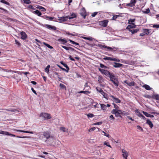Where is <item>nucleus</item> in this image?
Masks as SVG:
<instances>
[{
    "label": "nucleus",
    "instance_id": "f257e3e1",
    "mask_svg": "<svg viewBox=\"0 0 159 159\" xmlns=\"http://www.w3.org/2000/svg\"><path fill=\"white\" fill-rule=\"evenodd\" d=\"M43 136L46 138L47 139H48L49 138H50L49 140L48 141H49V143L51 145H55V143L53 142L50 143V141H54L55 139L53 138H52L50 136V134L48 132H43Z\"/></svg>",
    "mask_w": 159,
    "mask_h": 159
},
{
    "label": "nucleus",
    "instance_id": "f03ea898",
    "mask_svg": "<svg viewBox=\"0 0 159 159\" xmlns=\"http://www.w3.org/2000/svg\"><path fill=\"white\" fill-rule=\"evenodd\" d=\"M96 89L98 92L100 93L103 96L104 98L106 99L107 100H108V94L105 93L100 88H99L98 89L97 88H96Z\"/></svg>",
    "mask_w": 159,
    "mask_h": 159
},
{
    "label": "nucleus",
    "instance_id": "7ed1b4c3",
    "mask_svg": "<svg viewBox=\"0 0 159 159\" xmlns=\"http://www.w3.org/2000/svg\"><path fill=\"white\" fill-rule=\"evenodd\" d=\"M98 46L102 49H103V48H107L108 50H110L111 51L113 50L115 51H116L117 49V48H116L115 47L111 48L109 47H107L104 45H102L100 44H98Z\"/></svg>",
    "mask_w": 159,
    "mask_h": 159
},
{
    "label": "nucleus",
    "instance_id": "20e7f679",
    "mask_svg": "<svg viewBox=\"0 0 159 159\" xmlns=\"http://www.w3.org/2000/svg\"><path fill=\"white\" fill-rule=\"evenodd\" d=\"M40 116L43 118L44 119H49L51 118L50 115L46 113H41Z\"/></svg>",
    "mask_w": 159,
    "mask_h": 159
},
{
    "label": "nucleus",
    "instance_id": "39448f33",
    "mask_svg": "<svg viewBox=\"0 0 159 159\" xmlns=\"http://www.w3.org/2000/svg\"><path fill=\"white\" fill-rule=\"evenodd\" d=\"M108 22V21L107 20H104L102 21H99V24L100 25L103 27H106L107 26Z\"/></svg>",
    "mask_w": 159,
    "mask_h": 159
},
{
    "label": "nucleus",
    "instance_id": "423d86ee",
    "mask_svg": "<svg viewBox=\"0 0 159 159\" xmlns=\"http://www.w3.org/2000/svg\"><path fill=\"white\" fill-rule=\"evenodd\" d=\"M137 0H131L130 3L127 4L126 6H129L131 7L134 6ZM140 1L141 0H139Z\"/></svg>",
    "mask_w": 159,
    "mask_h": 159
},
{
    "label": "nucleus",
    "instance_id": "0eeeda50",
    "mask_svg": "<svg viewBox=\"0 0 159 159\" xmlns=\"http://www.w3.org/2000/svg\"><path fill=\"white\" fill-rule=\"evenodd\" d=\"M103 59L105 60H107L109 61H116L117 62H119L120 60L118 59H117L115 58H112L110 57H105L103 58Z\"/></svg>",
    "mask_w": 159,
    "mask_h": 159
},
{
    "label": "nucleus",
    "instance_id": "6e6552de",
    "mask_svg": "<svg viewBox=\"0 0 159 159\" xmlns=\"http://www.w3.org/2000/svg\"><path fill=\"white\" fill-rule=\"evenodd\" d=\"M110 97L112 98V100L115 102L116 103H120V100L117 98L111 95Z\"/></svg>",
    "mask_w": 159,
    "mask_h": 159
},
{
    "label": "nucleus",
    "instance_id": "1a4fd4ad",
    "mask_svg": "<svg viewBox=\"0 0 159 159\" xmlns=\"http://www.w3.org/2000/svg\"><path fill=\"white\" fill-rule=\"evenodd\" d=\"M122 155L123 157L125 158V159H127V157H128V154L126 151L124 149H122Z\"/></svg>",
    "mask_w": 159,
    "mask_h": 159
},
{
    "label": "nucleus",
    "instance_id": "9d476101",
    "mask_svg": "<svg viewBox=\"0 0 159 159\" xmlns=\"http://www.w3.org/2000/svg\"><path fill=\"white\" fill-rule=\"evenodd\" d=\"M20 34L21 36V38L22 39H25L27 37V36L26 34L23 31H22L20 32Z\"/></svg>",
    "mask_w": 159,
    "mask_h": 159
},
{
    "label": "nucleus",
    "instance_id": "9b49d317",
    "mask_svg": "<svg viewBox=\"0 0 159 159\" xmlns=\"http://www.w3.org/2000/svg\"><path fill=\"white\" fill-rule=\"evenodd\" d=\"M46 27L50 30H56L57 29L56 27L55 26H52L49 25H46Z\"/></svg>",
    "mask_w": 159,
    "mask_h": 159
},
{
    "label": "nucleus",
    "instance_id": "f8f14e48",
    "mask_svg": "<svg viewBox=\"0 0 159 159\" xmlns=\"http://www.w3.org/2000/svg\"><path fill=\"white\" fill-rule=\"evenodd\" d=\"M68 17V16H66L65 17H59V20L61 22L65 21L67 20Z\"/></svg>",
    "mask_w": 159,
    "mask_h": 159
},
{
    "label": "nucleus",
    "instance_id": "ddd939ff",
    "mask_svg": "<svg viewBox=\"0 0 159 159\" xmlns=\"http://www.w3.org/2000/svg\"><path fill=\"white\" fill-rule=\"evenodd\" d=\"M114 84L116 87L118 86V81L117 79H113V80H111Z\"/></svg>",
    "mask_w": 159,
    "mask_h": 159
},
{
    "label": "nucleus",
    "instance_id": "4468645a",
    "mask_svg": "<svg viewBox=\"0 0 159 159\" xmlns=\"http://www.w3.org/2000/svg\"><path fill=\"white\" fill-rule=\"evenodd\" d=\"M143 113L147 117L152 118L154 117L153 115L149 114L148 113L145 112L144 111H143Z\"/></svg>",
    "mask_w": 159,
    "mask_h": 159
},
{
    "label": "nucleus",
    "instance_id": "2eb2a0df",
    "mask_svg": "<svg viewBox=\"0 0 159 159\" xmlns=\"http://www.w3.org/2000/svg\"><path fill=\"white\" fill-rule=\"evenodd\" d=\"M114 64L113 65V66L115 68L120 67L123 65L122 64L119 63L114 62Z\"/></svg>",
    "mask_w": 159,
    "mask_h": 159
},
{
    "label": "nucleus",
    "instance_id": "dca6fc26",
    "mask_svg": "<svg viewBox=\"0 0 159 159\" xmlns=\"http://www.w3.org/2000/svg\"><path fill=\"white\" fill-rule=\"evenodd\" d=\"M152 98L159 101V95L157 94H153Z\"/></svg>",
    "mask_w": 159,
    "mask_h": 159
},
{
    "label": "nucleus",
    "instance_id": "f3484780",
    "mask_svg": "<svg viewBox=\"0 0 159 159\" xmlns=\"http://www.w3.org/2000/svg\"><path fill=\"white\" fill-rule=\"evenodd\" d=\"M135 25H134V24H131V25H129L127 26L126 29H127L129 30H129H131V29L132 28H135Z\"/></svg>",
    "mask_w": 159,
    "mask_h": 159
},
{
    "label": "nucleus",
    "instance_id": "a211bd4d",
    "mask_svg": "<svg viewBox=\"0 0 159 159\" xmlns=\"http://www.w3.org/2000/svg\"><path fill=\"white\" fill-rule=\"evenodd\" d=\"M59 129L61 131H62L63 132L66 133L68 132V129L65 127H61Z\"/></svg>",
    "mask_w": 159,
    "mask_h": 159
},
{
    "label": "nucleus",
    "instance_id": "6ab92c4d",
    "mask_svg": "<svg viewBox=\"0 0 159 159\" xmlns=\"http://www.w3.org/2000/svg\"><path fill=\"white\" fill-rule=\"evenodd\" d=\"M146 123L149 125V126L151 128L153 127V124L152 122L149 119L147 120Z\"/></svg>",
    "mask_w": 159,
    "mask_h": 159
},
{
    "label": "nucleus",
    "instance_id": "aec40b11",
    "mask_svg": "<svg viewBox=\"0 0 159 159\" xmlns=\"http://www.w3.org/2000/svg\"><path fill=\"white\" fill-rule=\"evenodd\" d=\"M58 41H59L61 43L63 44H65L67 42V41L64 39H58Z\"/></svg>",
    "mask_w": 159,
    "mask_h": 159
},
{
    "label": "nucleus",
    "instance_id": "412c9836",
    "mask_svg": "<svg viewBox=\"0 0 159 159\" xmlns=\"http://www.w3.org/2000/svg\"><path fill=\"white\" fill-rule=\"evenodd\" d=\"M142 86L147 90H150L152 89L147 84L143 85Z\"/></svg>",
    "mask_w": 159,
    "mask_h": 159
},
{
    "label": "nucleus",
    "instance_id": "4be33fe9",
    "mask_svg": "<svg viewBox=\"0 0 159 159\" xmlns=\"http://www.w3.org/2000/svg\"><path fill=\"white\" fill-rule=\"evenodd\" d=\"M101 108L103 110H106L107 109V106L105 105H104L103 104H101Z\"/></svg>",
    "mask_w": 159,
    "mask_h": 159
},
{
    "label": "nucleus",
    "instance_id": "5701e85b",
    "mask_svg": "<svg viewBox=\"0 0 159 159\" xmlns=\"http://www.w3.org/2000/svg\"><path fill=\"white\" fill-rule=\"evenodd\" d=\"M60 63L61 64L63 65L66 68V70H68L69 71V68L68 67V66L66 64L64 63H63V61H61L60 62Z\"/></svg>",
    "mask_w": 159,
    "mask_h": 159
},
{
    "label": "nucleus",
    "instance_id": "b1692460",
    "mask_svg": "<svg viewBox=\"0 0 159 159\" xmlns=\"http://www.w3.org/2000/svg\"><path fill=\"white\" fill-rule=\"evenodd\" d=\"M139 31V29H133L132 30H129V31L131 32L132 34L135 33Z\"/></svg>",
    "mask_w": 159,
    "mask_h": 159
},
{
    "label": "nucleus",
    "instance_id": "393cba45",
    "mask_svg": "<svg viewBox=\"0 0 159 159\" xmlns=\"http://www.w3.org/2000/svg\"><path fill=\"white\" fill-rule=\"evenodd\" d=\"M143 33L145 34H148L150 33V31L148 29H144L143 30Z\"/></svg>",
    "mask_w": 159,
    "mask_h": 159
},
{
    "label": "nucleus",
    "instance_id": "a878e982",
    "mask_svg": "<svg viewBox=\"0 0 159 159\" xmlns=\"http://www.w3.org/2000/svg\"><path fill=\"white\" fill-rule=\"evenodd\" d=\"M34 12L36 14L39 16H40L42 14L41 12L38 10H37L35 11H34Z\"/></svg>",
    "mask_w": 159,
    "mask_h": 159
},
{
    "label": "nucleus",
    "instance_id": "bb28decb",
    "mask_svg": "<svg viewBox=\"0 0 159 159\" xmlns=\"http://www.w3.org/2000/svg\"><path fill=\"white\" fill-rule=\"evenodd\" d=\"M82 38L85 39H87L90 41H92L94 39L93 38L90 37H82Z\"/></svg>",
    "mask_w": 159,
    "mask_h": 159
},
{
    "label": "nucleus",
    "instance_id": "cd10ccee",
    "mask_svg": "<svg viewBox=\"0 0 159 159\" xmlns=\"http://www.w3.org/2000/svg\"><path fill=\"white\" fill-rule=\"evenodd\" d=\"M76 16L75 14L73 13L69 16H68V18L70 20L73 19Z\"/></svg>",
    "mask_w": 159,
    "mask_h": 159
},
{
    "label": "nucleus",
    "instance_id": "c85d7f7f",
    "mask_svg": "<svg viewBox=\"0 0 159 159\" xmlns=\"http://www.w3.org/2000/svg\"><path fill=\"white\" fill-rule=\"evenodd\" d=\"M0 134L8 135V134H9V132L7 131H3L2 130H0Z\"/></svg>",
    "mask_w": 159,
    "mask_h": 159
},
{
    "label": "nucleus",
    "instance_id": "c756f323",
    "mask_svg": "<svg viewBox=\"0 0 159 159\" xmlns=\"http://www.w3.org/2000/svg\"><path fill=\"white\" fill-rule=\"evenodd\" d=\"M18 131H20L21 132H23V133H28L31 134H33V133L32 131H26L25 130H17Z\"/></svg>",
    "mask_w": 159,
    "mask_h": 159
},
{
    "label": "nucleus",
    "instance_id": "7c9ffc66",
    "mask_svg": "<svg viewBox=\"0 0 159 159\" xmlns=\"http://www.w3.org/2000/svg\"><path fill=\"white\" fill-rule=\"evenodd\" d=\"M108 76L110 77V80L116 79L114 75L113 74H111V73H110V75H109Z\"/></svg>",
    "mask_w": 159,
    "mask_h": 159
},
{
    "label": "nucleus",
    "instance_id": "2f4dec72",
    "mask_svg": "<svg viewBox=\"0 0 159 159\" xmlns=\"http://www.w3.org/2000/svg\"><path fill=\"white\" fill-rule=\"evenodd\" d=\"M42 17L45 19L48 18L50 20H52L54 19V17H49L47 16H42Z\"/></svg>",
    "mask_w": 159,
    "mask_h": 159
},
{
    "label": "nucleus",
    "instance_id": "473e14b6",
    "mask_svg": "<svg viewBox=\"0 0 159 159\" xmlns=\"http://www.w3.org/2000/svg\"><path fill=\"white\" fill-rule=\"evenodd\" d=\"M110 73L109 71L108 70H105L103 73V74L105 75H106L108 76L109 75H110Z\"/></svg>",
    "mask_w": 159,
    "mask_h": 159
},
{
    "label": "nucleus",
    "instance_id": "72a5a7b5",
    "mask_svg": "<svg viewBox=\"0 0 159 159\" xmlns=\"http://www.w3.org/2000/svg\"><path fill=\"white\" fill-rule=\"evenodd\" d=\"M134 84L135 83L134 81L129 82H128V83H127V84L129 85V86H134Z\"/></svg>",
    "mask_w": 159,
    "mask_h": 159
},
{
    "label": "nucleus",
    "instance_id": "f704fd0d",
    "mask_svg": "<svg viewBox=\"0 0 159 159\" xmlns=\"http://www.w3.org/2000/svg\"><path fill=\"white\" fill-rule=\"evenodd\" d=\"M0 2L2 3L5 4H6L7 5L9 6L10 5V3L4 0H1Z\"/></svg>",
    "mask_w": 159,
    "mask_h": 159
},
{
    "label": "nucleus",
    "instance_id": "c9c22d12",
    "mask_svg": "<svg viewBox=\"0 0 159 159\" xmlns=\"http://www.w3.org/2000/svg\"><path fill=\"white\" fill-rule=\"evenodd\" d=\"M43 44L45 45L46 46L48 47V48H50V49H52L53 48V47L50 45L49 44L45 43V42H43Z\"/></svg>",
    "mask_w": 159,
    "mask_h": 159
},
{
    "label": "nucleus",
    "instance_id": "e433bc0d",
    "mask_svg": "<svg viewBox=\"0 0 159 159\" xmlns=\"http://www.w3.org/2000/svg\"><path fill=\"white\" fill-rule=\"evenodd\" d=\"M50 67V66L49 65H48L45 69V71L46 72L48 73H49Z\"/></svg>",
    "mask_w": 159,
    "mask_h": 159
},
{
    "label": "nucleus",
    "instance_id": "4c0bfd02",
    "mask_svg": "<svg viewBox=\"0 0 159 159\" xmlns=\"http://www.w3.org/2000/svg\"><path fill=\"white\" fill-rule=\"evenodd\" d=\"M80 14L84 18H85L86 16V15L85 14L84 11H83V12H81Z\"/></svg>",
    "mask_w": 159,
    "mask_h": 159
},
{
    "label": "nucleus",
    "instance_id": "58836bf2",
    "mask_svg": "<svg viewBox=\"0 0 159 159\" xmlns=\"http://www.w3.org/2000/svg\"><path fill=\"white\" fill-rule=\"evenodd\" d=\"M135 19H130L128 20L129 23V24H133L132 23L133 22H134L135 21Z\"/></svg>",
    "mask_w": 159,
    "mask_h": 159
},
{
    "label": "nucleus",
    "instance_id": "ea45409f",
    "mask_svg": "<svg viewBox=\"0 0 159 159\" xmlns=\"http://www.w3.org/2000/svg\"><path fill=\"white\" fill-rule=\"evenodd\" d=\"M57 66L59 68H60L62 70L65 71L66 72H68V70H67L66 69H65L62 67L61 66H60V65H57Z\"/></svg>",
    "mask_w": 159,
    "mask_h": 159
},
{
    "label": "nucleus",
    "instance_id": "a19ab883",
    "mask_svg": "<svg viewBox=\"0 0 159 159\" xmlns=\"http://www.w3.org/2000/svg\"><path fill=\"white\" fill-rule=\"evenodd\" d=\"M135 112L137 114V115L139 117H141L142 115L138 110L135 111Z\"/></svg>",
    "mask_w": 159,
    "mask_h": 159
},
{
    "label": "nucleus",
    "instance_id": "79ce46f5",
    "mask_svg": "<svg viewBox=\"0 0 159 159\" xmlns=\"http://www.w3.org/2000/svg\"><path fill=\"white\" fill-rule=\"evenodd\" d=\"M60 86L62 89H65V90L66 89V86L63 84H60Z\"/></svg>",
    "mask_w": 159,
    "mask_h": 159
},
{
    "label": "nucleus",
    "instance_id": "37998d69",
    "mask_svg": "<svg viewBox=\"0 0 159 159\" xmlns=\"http://www.w3.org/2000/svg\"><path fill=\"white\" fill-rule=\"evenodd\" d=\"M69 40L70 41V42L72 44H75V45H79V43H77L75 42L74 41H73L69 39Z\"/></svg>",
    "mask_w": 159,
    "mask_h": 159
},
{
    "label": "nucleus",
    "instance_id": "c03bdc74",
    "mask_svg": "<svg viewBox=\"0 0 159 159\" xmlns=\"http://www.w3.org/2000/svg\"><path fill=\"white\" fill-rule=\"evenodd\" d=\"M30 0H23L24 3L27 4H29L30 3Z\"/></svg>",
    "mask_w": 159,
    "mask_h": 159
},
{
    "label": "nucleus",
    "instance_id": "a18cd8bd",
    "mask_svg": "<svg viewBox=\"0 0 159 159\" xmlns=\"http://www.w3.org/2000/svg\"><path fill=\"white\" fill-rule=\"evenodd\" d=\"M144 97L145 98H152V96H150V95H148V94L145 95L144 96Z\"/></svg>",
    "mask_w": 159,
    "mask_h": 159
},
{
    "label": "nucleus",
    "instance_id": "49530a36",
    "mask_svg": "<svg viewBox=\"0 0 159 159\" xmlns=\"http://www.w3.org/2000/svg\"><path fill=\"white\" fill-rule=\"evenodd\" d=\"M103 144L104 145H106L107 146L111 148V146L109 144V143L108 142H105Z\"/></svg>",
    "mask_w": 159,
    "mask_h": 159
},
{
    "label": "nucleus",
    "instance_id": "de8ad7c7",
    "mask_svg": "<svg viewBox=\"0 0 159 159\" xmlns=\"http://www.w3.org/2000/svg\"><path fill=\"white\" fill-rule=\"evenodd\" d=\"M87 116L88 117H90V118L93 117H94V115L93 114H91V113H89V114H88L87 115Z\"/></svg>",
    "mask_w": 159,
    "mask_h": 159
},
{
    "label": "nucleus",
    "instance_id": "09e8293b",
    "mask_svg": "<svg viewBox=\"0 0 159 159\" xmlns=\"http://www.w3.org/2000/svg\"><path fill=\"white\" fill-rule=\"evenodd\" d=\"M117 112V109H116L113 110L111 111V113H112V114H115V115L116 113Z\"/></svg>",
    "mask_w": 159,
    "mask_h": 159
},
{
    "label": "nucleus",
    "instance_id": "8fccbe9b",
    "mask_svg": "<svg viewBox=\"0 0 159 159\" xmlns=\"http://www.w3.org/2000/svg\"><path fill=\"white\" fill-rule=\"evenodd\" d=\"M79 93H83L84 94H87L88 93H90V92L88 91H80L79 92Z\"/></svg>",
    "mask_w": 159,
    "mask_h": 159
},
{
    "label": "nucleus",
    "instance_id": "3c124183",
    "mask_svg": "<svg viewBox=\"0 0 159 159\" xmlns=\"http://www.w3.org/2000/svg\"><path fill=\"white\" fill-rule=\"evenodd\" d=\"M137 129H139V130H140V131H143V128L141 127H140V126L137 125Z\"/></svg>",
    "mask_w": 159,
    "mask_h": 159
},
{
    "label": "nucleus",
    "instance_id": "603ef678",
    "mask_svg": "<svg viewBox=\"0 0 159 159\" xmlns=\"http://www.w3.org/2000/svg\"><path fill=\"white\" fill-rule=\"evenodd\" d=\"M112 104L113 105L114 107L116 109H117L119 108V107L114 103H113Z\"/></svg>",
    "mask_w": 159,
    "mask_h": 159
},
{
    "label": "nucleus",
    "instance_id": "864d4df0",
    "mask_svg": "<svg viewBox=\"0 0 159 159\" xmlns=\"http://www.w3.org/2000/svg\"><path fill=\"white\" fill-rule=\"evenodd\" d=\"M18 77V75H14L13 76V78H14V79H16L17 80H18L19 81L20 80V78H19L18 79H16V77Z\"/></svg>",
    "mask_w": 159,
    "mask_h": 159
},
{
    "label": "nucleus",
    "instance_id": "5fc2aeb1",
    "mask_svg": "<svg viewBox=\"0 0 159 159\" xmlns=\"http://www.w3.org/2000/svg\"><path fill=\"white\" fill-rule=\"evenodd\" d=\"M15 43L19 47L20 46V43L16 40H15Z\"/></svg>",
    "mask_w": 159,
    "mask_h": 159
},
{
    "label": "nucleus",
    "instance_id": "6e6d98bb",
    "mask_svg": "<svg viewBox=\"0 0 159 159\" xmlns=\"http://www.w3.org/2000/svg\"><path fill=\"white\" fill-rule=\"evenodd\" d=\"M118 16L116 15H114L113 16L112 20H115Z\"/></svg>",
    "mask_w": 159,
    "mask_h": 159
},
{
    "label": "nucleus",
    "instance_id": "4d7b16f0",
    "mask_svg": "<svg viewBox=\"0 0 159 159\" xmlns=\"http://www.w3.org/2000/svg\"><path fill=\"white\" fill-rule=\"evenodd\" d=\"M39 9L41 10L42 11H46V9L44 8L41 6L40 7Z\"/></svg>",
    "mask_w": 159,
    "mask_h": 159
},
{
    "label": "nucleus",
    "instance_id": "13d9d810",
    "mask_svg": "<svg viewBox=\"0 0 159 159\" xmlns=\"http://www.w3.org/2000/svg\"><path fill=\"white\" fill-rule=\"evenodd\" d=\"M10 72H11L12 73H13V72H14L15 73H17L18 74H20V71H15V70H10Z\"/></svg>",
    "mask_w": 159,
    "mask_h": 159
},
{
    "label": "nucleus",
    "instance_id": "bf43d9fd",
    "mask_svg": "<svg viewBox=\"0 0 159 159\" xmlns=\"http://www.w3.org/2000/svg\"><path fill=\"white\" fill-rule=\"evenodd\" d=\"M22 73L24 74L25 75H27V74H29V73L28 72H22L21 73H20V75H21Z\"/></svg>",
    "mask_w": 159,
    "mask_h": 159
},
{
    "label": "nucleus",
    "instance_id": "052dcab7",
    "mask_svg": "<svg viewBox=\"0 0 159 159\" xmlns=\"http://www.w3.org/2000/svg\"><path fill=\"white\" fill-rule=\"evenodd\" d=\"M97 13H98V12H94L92 13L91 16L92 17H94L95 16H96L97 15Z\"/></svg>",
    "mask_w": 159,
    "mask_h": 159
},
{
    "label": "nucleus",
    "instance_id": "680f3d73",
    "mask_svg": "<svg viewBox=\"0 0 159 159\" xmlns=\"http://www.w3.org/2000/svg\"><path fill=\"white\" fill-rule=\"evenodd\" d=\"M99 70L101 72L102 74H103L105 70L101 69V68H99Z\"/></svg>",
    "mask_w": 159,
    "mask_h": 159
},
{
    "label": "nucleus",
    "instance_id": "e2e57ef3",
    "mask_svg": "<svg viewBox=\"0 0 159 159\" xmlns=\"http://www.w3.org/2000/svg\"><path fill=\"white\" fill-rule=\"evenodd\" d=\"M116 116L118 117L120 116L121 117V116L120 115V114H119V113L117 112L115 114Z\"/></svg>",
    "mask_w": 159,
    "mask_h": 159
},
{
    "label": "nucleus",
    "instance_id": "0e129e2a",
    "mask_svg": "<svg viewBox=\"0 0 159 159\" xmlns=\"http://www.w3.org/2000/svg\"><path fill=\"white\" fill-rule=\"evenodd\" d=\"M117 112H118L119 113V114H120V115L121 114H122L123 113V112L122 111L120 110H118V109H117Z\"/></svg>",
    "mask_w": 159,
    "mask_h": 159
},
{
    "label": "nucleus",
    "instance_id": "69168bd1",
    "mask_svg": "<svg viewBox=\"0 0 159 159\" xmlns=\"http://www.w3.org/2000/svg\"><path fill=\"white\" fill-rule=\"evenodd\" d=\"M62 47L63 48L66 49V50H69V47H66L65 46H62Z\"/></svg>",
    "mask_w": 159,
    "mask_h": 159
},
{
    "label": "nucleus",
    "instance_id": "338daca9",
    "mask_svg": "<svg viewBox=\"0 0 159 159\" xmlns=\"http://www.w3.org/2000/svg\"><path fill=\"white\" fill-rule=\"evenodd\" d=\"M153 27L154 28H159V25H154Z\"/></svg>",
    "mask_w": 159,
    "mask_h": 159
},
{
    "label": "nucleus",
    "instance_id": "774afa93",
    "mask_svg": "<svg viewBox=\"0 0 159 159\" xmlns=\"http://www.w3.org/2000/svg\"><path fill=\"white\" fill-rule=\"evenodd\" d=\"M109 117L111 119V120H114L115 119V117L113 116L112 115H111Z\"/></svg>",
    "mask_w": 159,
    "mask_h": 159
}]
</instances>
